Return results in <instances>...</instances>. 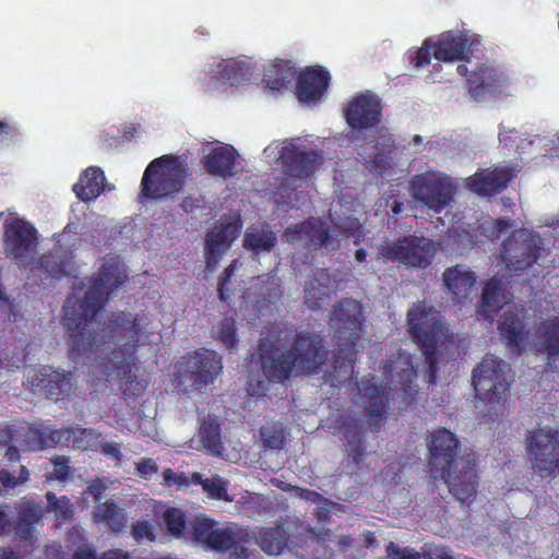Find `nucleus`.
Here are the masks:
<instances>
[{"instance_id":"obj_53","label":"nucleus","mask_w":559,"mask_h":559,"mask_svg":"<svg viewBox=\"0 0 559 559\" xmlns=\"http://www.w3.org/2000/svg\"><path fill=\"white\" fill-rule=\"evenodd\" d=\"M132 536L136 542H141L143 539L153 542L156 538L154 527L147 520H138L133 524Z\"/></svg>"},{"instance_id":"obj_10","label":"nucleus","mask_w":559,"mask_h":559,"mask_svg":"<svg viewBox=\"0 0 559 559\" xmlns=\"http://www.w3.org/2000/svg\"><path fill=\"white\" fill-rule=\"evenodd\" d=\"M525 441L533 472L542 478H554L559 471V430L535 428L526 433Z\"/></svg>"},{"instance_id":"obj_15","label":"nucleus","mask_w":559,"mask_h":559,"mask_svg":"<svg viewBox=\"0 0 559 559\" xmlns=\"http://www.w3.org/2000/svg\"><path fill=\"white\" fill-rule=\"evenodd\" d=\"M242 229L239 215L221 217L213 229L205 234L204 258L210 272L217 269L223 255L231 248Z\"/></svg>"},{"instance_id":"obj_43","label":"nucleus","mask_w":559,"mask_h":559,"mask_svg":"<svg viewBox=\"0 0 559 559\" xmlns=\"http://www.w3.org/2000/svg\"><path fill=\"white\" fill-rule=\"evenodd\" d=\"M43 516L40 506L28 503L21 508L16 523V534L22 538H27L33 530L34 524Z\"/></svg>"},{"instance_id":"obj_62","label":"nucleus","mask_w":559,"mask_h":559,"mask_svg":"<svg viewBox=\"0 0 559 559\" xmlns=\"http://www.w3.org/2000/svg\"><path fill=\"white\" fill-rule=\"evenodd\" d=\"M130 554L120 548H112L100 554L98 559H130Z\"/></svg>"},{"instance_id":"obj_27","label":"nucleus","mask_w":559,"mask_h":559,"mask_svg":"<svg viewBox=\"0 0 559 559\" xmlns=\"http://www.w3.org/2000/svg\"><path fill=\"white\" fill-rule=\"evenodd\" d=\"M331 76L323 67H307L298 78L296 84V94L301 103H316L325 93Z\"/></svg>"},{"instance_id":"obj_41","label":"nucleus","mask_w":559,"mask_h":559,"mask_svg":"<svg viewBox=\"0 0 559 559\" xmlns=\"http://www.w3.org/2000/svg\"><path fill=\"white\" fill-rule=\"evenodd\" d=\"M250 294L255 296L254 302L259 309L265 307V304H274L282 297V289L278 284L265 276H259L249 287Z\"/></svg>"},{"instance_id":"obj_33","label":"nucleus","mask_w":559,"mask_h":559,"mask_svg":"<svg viewBox=\"0 0 559 559\" xmlns=\"http://www.w3.org/2000/svg\"><path fill=\"white\" fill-rule=\"evenodd\" d=\"M70 429L51 430L45 426L29 427L25 433L26 443L31 450H44L60 443L64 438L69 440Z\"/></svg>"},{"instance_id":"obj_52","label":"nucleus","mask_w":559,"mask_h":559,"mask_svg":"<svg viewBox=\"0 0 559 559\" xmlns=\"http://www.w3.org/2000/svg\"><path fill=\"white\" fill-rule=\"evenodd\" d=\"M385 554L389 559H421L420 552L409 547L401 548L394 542L386 544Z\"/></svg>"},{"instance_id":"obj_60","label":"nucleus","mask_w":559,"mask_h":559,"mask_svg":"<svg viewBox=\"0 0 559 559\" xmlns=\"http://www.w3.org/2000/svg\"><path fill=\"white\" fill-rule=\"evenodd\" d=\"M71 559H98V556L92 545L83 544L72 552Z\"/></svg>"},{"instance_id":"obj_8","label":"nucleus","mask_w":559,"mask_h":559,"mask_svg":"<svg viewBox=\"0 0 559 559\" xmlns=\"http://www.w3.org/2000/svg\"><path fill=\"white\" fill-rule=\"evenodd\" d=\"M278 160L286 178L278 185L277 193L285 205H293L297 187L294 180H308L323 165L320 151L307 148L296 140H286L280 152Z\"/></svg>"},{"instance_id":"obj_38","label":"nucleus","mask_w":559,"mask_h":559,"mask_svg":"<svg viewBox=\"0 0 559 559\" xmlns=\"http://www.w3.org/2000/svg\"><path fill=\"white\" fill-rule=\"evenodd\" d=\"M199 435L203 447L209 453L213 455H221L223 451L221 425L214 416L207 415L202 419L199 428Z\"/></svg>"},{"instance_id":"obj_14","label":"nucleus","mask_w":559,"mask_h":559,"mask_svg":"<svg viewBox=\"0 0 559 559\" xmlns=\"http://www.w3.org/2000/svg\"><path fill=\"white\" fill-rule=\"evenodd\" d=\"M4 253L20 267L31 263L38 245L37 229L23 218L8 219L3 230Z\"/></svg>"},{"instance_id":"obj_34","label":"nucleus","mask_w":559,"mask_h":559,"mask_svg":"<svg viewBox=\"0 0 559 559\" xmlns=\"http://www.w3.org/2000/svg\"><path fill=\"white\" fill-rule=\"evenodd\" d=\"M538 349L548 359L559 356V316L544 319L537 330Z\"/></svg>"},{"instance_id":"obj_47","label":"nucleus","mask_w":559,"mask_h":559,"mask_svg":"<svg viewBox=\"0 0 559 559\" xmlns=\"http://www.w3.org/2000/svg\"><path fill=\"white\" fill-rule=\"evenodd\" d=\"M47 502L51 511L55 512L56 519L60 521H68L72 518L73 511L71 509L70 499L66 496L57 498L55 493L47 492Z\"/></svg>"},{"instance_id":"obj_40","label":"nucleus","mask_w":559,"mask_h":559,"mask_svg":"<svg viewBox=\"0 0 559 559\" xmlns=\"http://www.w3.org/2000/svg\"><path fill=\"white\" fill-rule=\"evenodd\" d=\"M217 68V75L213 76V80L221 81L223 84L238 86L252 76L250 67L245 62L228 61L219 63Z\"/></svg>"},{"instance_id":"obj_29","label":"nucleus","mask_w":559,"mask_h":559,"mask_svg":"<svg viewBox=\"0 0 559 559\" xmlns=\"http://www.w3.org/2000/svg\"><path fill=\"white\" fill-rule=\"evenodd\" d=\"M507 289L502 277L493 276L488 280L483 288L481 301L477 307L479 319L492 323L496 313L507 304Z\"/></svg>"},{"instance_id":"obj_28","label":"nucleus","mask_w":559,"mask_h":559,"mask_svg":"<svg viewBox=\"0 0 559 559\" xmlns=\"http://www.w3.org/2000/svg\"><path fill=\"white\" fill-rule=\"evenodd\" d=\"M477 276L475 272L456 264L447 267L442 274V282L447 292L460 304L465 302L472 295Z\"/></svg>"},{"instance_id":"obj_30","label":"nucleus","mask_w":559,"mask_h":559,"mask_svg":"<svg viewBox=\"0 0 559 559\" xmlns=\"http://www.w3.org/2000/svg\"><path fill=\"white\" fill-rule=\"evenodd\" d=\"M468 91L475 100L487 94L500 91L502 86L501 74L487 63L478 64L467 78Z\"/></svg>"},{"instance_id":"obj_32","label":"nucleus","mask_w":559,"mask_h":559,"mask_svg":"<svg viewBox=\"0 0 559 559\" xmlns=\"http://www.w3.org/2000/svg\"><path fill=\"white\" fill-rule=\"evenodd\" d=\"M277 245V236L266 224H253L247 228L242 239L245 249L258 254L271 252Z\"/></svg>"},{"instance_id":"obj_31","label":"nucleus","mask_w":559,"mask_h":559,"mask_svg":"<svg viewBox=\"0 0 559 559\" xmlns=\"http://www.w3.org/2000/svg\"><path fill=\"white\" fill-rule=\"evenodd\" d=\"M106 177L102 168L91 166L81 175L79 181L73 185V192L82 202L88 203L97 199L105 190Z\"/></svg>"},{"instance_id":"obj_48","label":"nucleus","mask_w":559,"mask_h":559,"mask_svg":"<svg viewBox=\"0 0 559 559\" xmlns=\"http://www.w3.org/2000/svg\"><path fill=\"white\" fill-rule=\"evenodd\" d=\"M204 492L207 493L209 498L215 500L223 501H231V498L227 492V483L219 476H214L212 478H205V484L203 485Z\"/></svg>"},{"instance_id":"obj_1","label":"nucleus","mask_w":559,"mask_h":559,"mask_svg":"<svg viewBox=\"0 0 559 559\" xmlns=\"http://www.w3.org/2000/svg\"><path fill=\"white\" fill-rule=\"evenodd\" d=\"M127 280L117 263H104L98 273L91 277V286L82 299L70 295L63 305V326L68 333L70 358L79 364L90 357L95 348L115 343L103 367L108 378L120 381L124 397L141 396L147 383L138 377L141 346V321L136 314L127 311L112 312L99 332L94 331L95 316L103 309L110 296Z\"/></svg>"},{"instance_id":"obj_18","label":"nucleus","mask_w":559,"mask_h":559,"mask_svg":"<svg viewBox=\"0 0 559 559\" xmlns=\"http://www.w3.org/2000/svg\"><path fill=\"white\" fill-rule=\"evenodd\" d=\"M382 106L378 97L360 94L355 96L344 110V118L352 133L372 130L381 121Z\"/></svg>"},{"instance_id":"obj_46","label":"nucleus","mask_w":559,"mask_h":559,"mask_svg":"<svg viewBox=\"0 0 559 559\" xmlns=\"http://www.w3.org/2000/svg\"><path fill=\"white\" fill-rule=\"evenodd\" d=\"M214 337L229 350H234L238 346V336L236 321L234 318L225 317L213 331Z\"/></svg>"},{"instance_id":"obj_19","label":"nucleus","mask_w":559,"mask_h":559,"mask_svg":"<svg viewBox=\"0 0 559 559\" xmlns=\"http://www.w3.org/2000/svg\"><path fill=\"white\" fill-rule=\"evenodd\" d=\"M479 45V38L467 32H443L433 44L435 58L443 62L468 60Z\"/></svg>"},{"instance_id":"obj_22","label":"nucleus","mask_w":559,"mask_h":559,"mask_svg":"<svg viewBox=\"0 0 559 559\" xmlns=\"http://www.w3.org/2000/svg\"><path fill=\"white\" fill-rule=\"evenodd\" d=\"M285 237L289 242L305 240L307 247L313 249L329 248L332 240L329 225L313 216L288 227Z\"/></svg>"},{"instance_id":"obj_44","label":"nucleus","mask_w":559,"mask_h":559,"mask_svg":"<svg viewBox=\"0 0 559 559\" xmlns=\"http://www.w3.org/2000/svg\"><path fill=\"white\" fill-rule=\"evenodd\" d=\"M240 264L238 259H234L218 276L217 296L221 301L228 302L236 294V281L234 277Z\"/></svg>"},{"instance_id":"obj_63","label":"nucleus","mask_w":559,"mask_h":559,"mask_svg":"<svg viewBox=\"0 0 559 559\" xmlns=\"http://www.w3.org/2000/svg\"><path fill=\"white\" fill-rule=\"evenodd\" d=\"M14 439V430L10 426L0 428V448L12 444Z\"/></svg>"},{"instance_id":"obj_25","label":"nucleus","mask_w":559,"mask_h":559,"mask_svg":"<svg viewBox=\"0 0 559 559\" xmlns=\"http://www.w3.org/2000/svg\"><path fill=\"white\" fill-rule=\"evenodd\" d=\"M333 428L348 447V461L359 465L365 457L361 420L353 414H341L336 417Z\"/></svg>"},{"instance_id":"obj_37","label":"nucleus","mask_w":559,"mask_h":559,"mask_svg":"<svg viewBox=\"0 0 559 559\" xmlns=\"http://www.w3.org/2000/svg\"><path fill=\"white\" fill-rule=\"evenodd\" d=\"M255 540L266 555L278 556L287 547L288 536L283 525H276L261 530Z\"/></svg>"},{"instance_id":"obj_6","label":"nucleus","mask_w":559,"mask_h":559,"mask_svg":"<svg viewBox=\"0 0 559 559\" xmlns=\"http://www.w3.org/2000/svg\"><path fill=\"white\" fill-rule=\"evenodd\" d=\"M222 371V356L213 349L201 347L180 357L174 366L171 382L181 393L202 392L214 384Z\"/></svg>"},{"instance_id":"obj_4","label":"nucleus","mask_w":559,"mask_h":559,"mask_svg":"<svg viewBox=\"0 0 559 559\" xmlns=\"http://www.w3.org/2000/svg\"><path fill=\"white\" fill-rule=\"evenodd\" d=\"M188 169L185 159L171 154L154 158L145 168L139 201H158L177 195L185 186Z\"/></svg>"},{"instance_id":"obj_36","label":"nucleus","mask_w":559,"mask_h":559,"mask_svg":"<svg viewBox=\"0 0 559 559\" xmlns=\"http://www.w3.org/2000/svg\"><path fill=\"white\" fill-rule=\"evenodd\" d=\"M330 276L328 270H318L314 280L309 281L305 286V304L311 310L321 309L325 299H328Z\"/></svg>"},{"instance_id":"obj_57","label":"nucleus","mask_w":559,"mask_h":559,"mask_svg":"<svg viewBox=\"0 0 559 559\" xmlns=\"http://www.w3.org/2000/svg\"><path fill=\"white\" fill-rule=\"evenodd\" d=\"M29 473L25 466H21L19 477L12 475L9 471H0V483L5 488H14L28 479Z\"/></svg>"},{"instance_id":"obj_24","label":"nucleus","mask_w":559,"mask_h":559,"mask_svg":"<svg viewBox=\"0 0 559 559\" xmlns=\"http://www.w3.org/2000/svg\"><path fill=\"white\" fill-rule=\"evenodd\" d=\"M514 177L513 168L508 166L485 169L471 176L467 187L478 195L491 197L503 191Z\"/></svg>"},{"instance_id":"obj_50","label":"nucleus","mask_w":559,"mask_h":559,"mask_svg":"<svg viewBox=\"0 0 559 559\" xmlns=\"http://www.w3.org/2000/svg\"><path fill=\"white\" fill-rule=\"evenodd\" d=\"M435 41L431 38L425 39L421 47L417 49L414 55H409V63L416 68L421 69L430 64L431 52L435 56Z\"/></svg>"},{"instance_id":"obj_42","label":"nucleus","mask_w":559,"mask_h":559,"mask_svg":"<svg viewBox=\"0 0 559 559\" xmlns=\"http://www.w3.org/2000/svg\"><path fill=\"white\" fill-rule=\"evenodd\" d=\"M262 445L265 450H281L286 441V428L280 423H267L260 428Z\"/></svg>"},{"instance_id":"obj_17","label":"nucleus","mask_w":559,"mask_h":559,"mask_svg":"<svg viewBox=\"0 0 559 559\" xmlns=\"http://www.w3.org/2000/svg\"><path fill=\"white\" fill-rule=\"evenodd\" d=\"M383 376L396 384L399 397L404 407L411 406L416 401L418 386L416 384L417 372L414 368L411 355L400 353L388 359L382 367Z\"/></svg>"},{"instance_id":"obj_12","label":"nucleus","mask_w":559,"mask_h":559,"mask_svg":"<svg viewBox=\"0 0 559 559\" xmlns=\"http://www.w3.org/2000/svg\"><path fill=\"white\" fill-rule=\"evenodd\" d=\"M544 249L540 236L526 228H519L503 240L500 258L511 272L531 269Z\"/></svg>"},{"instance_id":"obj_56","label":"nucleus","mask_w":559,"mask_h":559,"mask_svg":"<svg viewBox=\"0 0 559 559\" xmlns=\"http://www.w3.org/2000/svg\"><path fill=\"white\" fill-rule=\"evenodd\" d=\"M420 555L423 559H454L450 549L442 545L425 544Z\"/></svg>"},{"instance_id":"obj_45","label":"nucleus","mask_w":559,"mask_h":559,"mask_svg":"<svg viewBox=\"0 0 559 559\" xmlns=\"http://www.w3.org/2000/svg\"><path fill=\"white\" fill-rule=\"evenodd\" d=\"M163 520L170 536L181 538L185 535L187 516L183 511L169 507L163 512Z\"/></svg>"},{"instance_id":"obj_35","label":"nucleus","mask_w":559,"mask_h":559,"mask_svg":"<svg viewBox=\"0 0 559 559\" xmlns=\"http://www.w3.org/2000/svg\"><path fill=\"white\" fill-rule=\"evenodd\" d=\"M297 70L289 61H275L264 74V81L270 90L284 92L295 79Z\"/></svg>"},{"instance_id":"obj_58","label":"nucleus","mask_w":559,"mask_h":559,"mask_svg":"<svg viewBox=\"0 0 559 559\" xmlns=\"http://www.w3.org/2000/svg\"><path fill=\"white\" fill-rule=\"evenodd\" d=\"M53 477L58 480H66L69 476V460L66 456H57L53 461Z\"/></svg>"},{"instance_id":"obj_51","label":"nucleus","mask_w":559,"mask_h":559,"mask_svg":"<svg viewBox=\"0 0 559 559\" xmlns=\"http://www.w3.org/2000/svg\"><path fill=\"white\" fill-rule=\"evenodd\" d=\"M233 531L235 538L233 545L227 548L228 559H249V549L243 545L247 542V533L236 525H233Z\"/></svg>"},{"instance_id":"obj_7","label":"nucleus","mask_w":559,"mask_h":559,"mask_svg":"<svg viewBox=\"0 0 559 559\" xmlns=\"http://www.w3.org/2000/svg\"><path fill=\"white\" fill-rule=\"evenodd\" d=\"M364 307L354 298H344L333 305L330 318L331 328L337 338V354L335 365L338 367H353L356 360L357 341L361 336L365 325Z\"/></svg>"},{"instance_id":"obj_20","label":"nucleus","mask_w":559,"mask_h":559,"mask_svg":"<svg viewBox=\"0 0 559 559\" xmlns=\"http://www.w3.org/2000/svg\"><path fill=\"white\" fill-rule=\"evenodd\" d=\"M33 386L35 392L56 402L71 399L76 389L72 371H60L50 366L38 369Z\"/></svg>"},{"instance_id":"obj_23","label":"nucleus","mask_w":559,"mask_h":559,"mask_svg":"<svg viewBox=\"0 0 559 559\" xmlns=\"http://www.w3.org/2000/svg\"><path fill=\"white\" fill-rule=\"evenodd\" d=\"M364 411L370 429L380 431L386 419L390 396L385 388L372 381L364 383L362 389Z\"/></svg>"},{"instance_id":"obj_13","label":"nucleus","mask_w":559,"mask_h":559,"mask_svg":"<svg viewBox=\"0 0 559 559\" xmlns=\"http://www.w3.org/2000/svg\"><path fill=\"white\" fill-rule=\"evenodd\" d=\"M433 241L408 236L379 247V258L385 262H399L407 267L426 269L436 254Z\"/></svg>"},{"instance_id":"obj_39","label":"nucleus","mask_w":559,"mask_h":559,"mask_svg":"<svg viewBox=\"0 0 559 559\" xmlns=\"http://www.w3.org/2000/svg\"><path fill=\"white\" fill-rule=\"evenodd\" d=\"M93 519L96 523L107 525L110 531L115 533L121 532L127 524L126 515L112 500L99 503L94 511Z\"/></svg>"},{"instance_id":"obj_11","label":"nucleus","mask_w":559,"mask_h":559,"mask_svg":"<svg viewBox=\"0 0 559 559\" xmlns=\"http://www.w3.org/2000/svg\"><path fill=\"white\" fill-rule=\"evenodd\" d=\"M455 192L456 187L449 176L432 170L415 175L409 181L413 199L438 214L451 204Z\"/></svg>"},{"instance_id":"obj_55","label":"nucleus","mask_w":559,"mask_h":559,"mask_svg":"<svg viewBox=\"0 0 559 559\" xmlns=\"http://www.w3.org/2000/svg\"><path fill=\"white\" fill-rule=\"evenodd\" d=\"M135 474L141 479L148 480L158 472V465L154 459L144 457L134 463Z\"/></svg>"},{"instance_id":"obj_9","label":"nucleus","mask_w":559,"mask_h":559,"mask_svg":"<svg viewBox=\"0 0 559 559\" xmlns=\"http://www.w3.org/2000/svg\"><path fill=\"white\" fill-rule=\"evenodd\" d=\"M512 381L510 366L490 354L485 355L472 371L475 396L490 405L507 401Z\"/></svg>"},{"instance_id":"obj_49","label":"nucleus","mask_w":559,"mask_h":559,"mask_svg":"<svg viewBox=\"0 0 559 559\" xmlns=\"http://www.w3.org/2000/svg\"><path fill=\"white\" fill-rule=\"evenodd\" d=\"M40 266L51 277L61 278L67 274V265L63 260L53 253L41 255Z\"/></svg>"},{"instance_id":"obj_61","label":"nucleus","mask_w":559,"mask_h":559,"mask_svg":"<svg viewBox=\"0 0 559 559\" xmlns=\"http://www.w3.org/2000/svg\"><path fill=\"white\" fill-rule=\"evenodd\" d=\"M106 489L107 485L104 480L97 478L88 485L87 492L93 497L94 501L97 502L100 501Z\"/></svg>"},{"instance_id":"obj_21","label":"nucleus","mask_w":559,"mask_h":559,"mask_svg":"<svg viewBox=\"0 0 559 559\" xmlns=\"http://www.w3.org/2000/svg\"><path fill=\"white\" fill-rule=\"evenodd\" d=\"M498 331L506 346L513 354L520 355L530 336L524 308L509 307L506 309L498 320Z\"/></svg>"},{"instance_id":"obj_59","label":"nucleus","mask_w":559,"mask_h":559,"mask_svg":"<svg viewBox=\"0 0 559 559\" xmlns=\"http://www.w3.org/2000/svg\"><path fill=\"white\" fill-rule=\"evenodd\" d=\"M17 138L16 128L5 120H0V145L8 140L13 141Z\"/></svg>"},{"instance_id":"obj_3","label":"nucleus","mask_w":559,"mask_h":559,"mask_svg":"<svg viewBox=\"0 0 559 559\" xmlns=\"http://www.w3.org/2000/svg\"><path fill=\"white\" fill-rule=\"evenodd\" d=\"M261 370L270 382L285 383L293 374H313L325 360V348L321 335L301 330L293 337L288 350L281 352L277 344L262 337L257 346Z\"/></svg>"},{"instance_id":"obj_26","label":"nucleus","mask_w":559,"mask_h":559,"mask_svg":"<svg viewBox=\"0 0 559 559\" xmlns=\"http://www.w3.org/2000/svg\"><path fill=\"white\" fill-rule=\"evenodd\" d=\"M238 158L239 154L233 145L219 144L211 148L202 157L201 163L209 175L228 179L239 173L237 168Z\"/></svg>"},{"instance_id":"obj_64","label":"nucleus","mask_w":559,"mask_h":559,"mask_svg":"<svg viewBox=\"0 0 559 559\" xmlns=\"http://www.w3.org/2000/svg\"><path fill=\"white\" fill-rule=\"evenodd\" d=\"M511 226V223L508 218H499L496 219L493 224V229L496 231V237H500V235L507 230Z\"/></svg>"},{"instance_id":"obj_2","label":"nucleus","mask_w":559,"mask_h":559,"mask_svg":"<svg viewBox=\"0 0 559 559\" xmlns=\"http://www.w3.org/2000/svg\"><path fill=\"white\" fill-rule=\"evenodd\" d=\"M427 466L432 478L441 479L461 503L471 504L478 491V461L474 454L459 457L461 442L447 428H438L426 438Z\"/></svg>"},{"instance_id":"obj_5","label":"nucleus","mask_w":559,"mask_h":559,"mask_svg":"<svg viewBox=\"0 0 559 559\" xmlns=\"http://www.w3.org/2000/svg\"><path fill=\"white\" fill-rule=\"evenodd\" d=\"M407 328L428 364L429 383H435L438 371L437 347L449 338V330L439 313L424 304H417L408 310Z\"/></svg>"},{"instance_id":"obj_54","label":"nucleus","mask_w":559,"mask_h":559,"mask_svg":"<svg viewBox=\"0 0 559 559\" xmlns=\"http://www.w3.org/2000/svg\"><path fill=\"white\" fill-rule=\"evenodd\" d=\"M163 480L165 486L176 487L177 489L188 487L190 484L189 478L186 476L183 472L176 473L170 467L164 469Z\"/></svg>"},{"instance_id":"obj_16","label":"nucleus","mask_w":559,"mask_h":559,"mask_svg":"<svg viewBox=\"0 0 559 559\" xmlns=\"http://www.w3.org/2000/svg\"><path fill=\"white\" fill-rule=\"evenodd\" d=\"M233 525L222 526L214 519L199 514L190 522V539L205 550L224 554L234 543Z\"/></svg>"}]
</instances>
